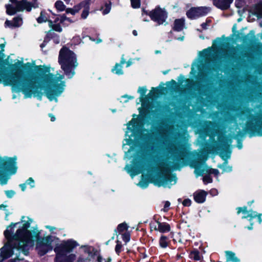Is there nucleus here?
<instances>
[{
    "mask_svg": "<svg viewBox=\"0 0 262 262\" xmlns=\"http://www.w3.org/2000/svg\"><path fill=\"white\" fill-rule=\"evenodd\" d=\"M64 76L42 72L41 73H25L18 70L11 76H3L1 80L5 85H10L13 91L21 92L25 98L37 97L41 100L43 91L50 101H58L57 97L66 87Z\"/></svg>",
    "mask_w": 262,
    "mask_h": 262,
    "instance_id": "1",
    "label": "nucleus"
},
{
    "mask_svg": "<svg viewBox=\"0 0 262 262\" xmlns=\"http://www.w3.org/2000/svg\"><path fill=\"white\" fill-rule=\"evenodd\" d=\"M32 220L27 217H23L21 226L13 234L14 227L20 223L11 224L7 227L4 231V235L7 243L0 249V261L10 257L13 253V249H16L27 255L28 251L34 245L35 239H38L39 232L34 231L33 234L28 230L30 227Z\"/></svg>",
    "mask_w": 262,
    "mask_h": 262,
    "instance_id": "2",
    "label": "nucleus"
},
{
    "mask_svg": "<svg viewBox=\"0 0 262 262\" xmlns=\"http://www.w3.org/2000/svg\"><path fill=\"white\" fill-rule=\"evenodd\" d=\"M58 238L52 236H48L42 239L41 241L37 242L36 245V249L38 254L43 255L52 250L53 246H55L54 251L59 260L63 257V254H68L79 246L78 243L72 239L62 241L60 243H58Z\"/></svg>",
    "mask_w": 262,
    "mask_h": 262,
    "instance_id": "3",
    "label": "nucleus"
},
{
    "mask_svg": "<svg viewBox=\"0 0 262 262\" xmlns=\"http://www.w3.org/2000/svg\"><path fill=\"white\" fill-rule=\"evenodd\" d=\"M58 62L65 75L69 78H72L75 74L74 69L78 65L74 53L67 48H62L59 52Z\"/></svg>",
    "mask_w": 262,
    "mask_h": 262,
    "instance_id": "4",
    "label": "nucleus"
},
{
    "mask_svg": "<svg viewBox=\"0 0 262 262\" xmlns=\"http://www.w3.org/2000/svg\"><path fill=\"white\" fill-rule=\"evenodd\" d=\"M16 157H0V183L2 185L7 184L10 179L9 174H14L16 172Z\"/></svg>",
    "mask_w": 262,
    "mask_h": 262,
    "instance_id": "5",
    "label": "nucleus"
},
{
    "mask_svg": "<svg viewBox=\"0 0 262 262\" xmlns=\"http://www.w3.org/2000/svg\"><path fill=\"white\" fill-rule=\"evenodd\" d=\"M162 176H156L153 177L152 182L159 187H170L177 182L175 175L171 174L170 170L167 167H163L161 169Z\"/></svg>",
    "mask_w": 262,
    "mask_h": 262,
    "instance_id": "6",
    "label": "nucleus"
},
{
    "mask_svg": "<svg viewBox=\"0 0 262 262\" xmlns=\"http://www.w3.org/2000/svg\"><path fill=\"white\" fill-rule=\"evenodd\" d=\"M38 6L36 2L31 4L27 1V0H22L20 2H16V4L7 5L6 6V12L8 14L12 15L16 12L23 11L26 10L27 11H30L32 8H36Z\"/></svg>",
    "mask_w": 262,
    "mask_h": 262,
    "instance_id": "7",
    "label": "nucleus"
},
{
    "mask_svg": "<svg viewBox=\"0 0 262 262\" xmlns=\"http://www.w3.org/2000/svg\"><path fill=\"white\" fill-rule=\"evenodd\" d=\"M210 11V8L209 7H192L187 11L186 15L188 18L191 19H195L207 15Z\"/></svg>",
    "mask_w": 262,
    "mask_h": 262,
    "instance_id": "8",
    "label": "nucleus"
},
{
    "mask_svg": "<svg viewBox=\"0 0 262 262\" xmlns=\"http://www.w3.org/2000/svg\"><path fill=\"white\" fill-rule=\"evenodd\" d=\"M148 15L153 21L157 23L159 25L162 24L165 22L167 17L166 12L159 7H157L155 9L150 11Z\"/></svg>",
    "mask_w": 262,
    "mask_h": 262,
    "instance_id": "9",
    "label": "nucleus"
},
{
    "mask_svg": "<svg viewBox=\"0 0 262 262\" xmlns=\"http://www.w3.org/2000/svg\"><path fill=\"white\" fill-rule=\"evenodd\" d=\"M127 130L126 132V136H128V138H126L125 141V144L130 145L132 144V139L131 138L137 135V133L138 131V123L136 119L133 118L127 124ZM125 146V143H123V147Z\"/></svg>",
    "mask_w": 262,
    "mask_h": 262,
    "instance_id": "10",
    "label": "nucleus"
},
{
    "mask_svg": "<svg viewBox=\"0 0 262 262\" xmlns=\"http://www.w3.org/2000/svg\"><path fill=\"white\" fill-rule=\"evenodd\" d=\"M92 255L91 247L81 246L79 250L78 255H77V260L75 262H89Z\"/></svg>",
    "mask_w": 262,
    "mask_h": 262,
    "instance_id": "11",
    "label": "nucleus"
},
{
    "mask_svg": "<svg viewBox=\"0 0 262 262\" xmlns=\"http://www.w3.org/2000/svg\"><path fill=\"white\" fill-rule=\"evenodd\" d=\"M241 212H242L244 214V215L242 217L243 219L249 217V220L251 221L252 219L257 217L259 223L260 224L262 222V219L261 217L262 214L257 213L256 212L252 210L247 211V208L246 207L238 208L237 213L239 214Z\"/></svg>",
    "mask_w": 262,
    "mask_h": 262,
    "instance_id": "12",
    "label": "nucleus"
},
{
    "mask_svg": "<svg viewBox=\"0 0 262 262\" xmlns=\"http://www.w3.org/2000/svg\"><path fill=\"white\" fill-rule=\"evenodd\" d=\"M194 173L196 177L204 174H213L214 176H217L219 174V171L216 169L211 168L207 165H203L200 167L195 168Z\"/></svg>",
    "mask_w": 262,
    "mask_h": 262,
    "instance_id": "13",
    "label": "nucleus"
},
{
    "mask_svg": "<svg viewBox=\"0 0 262 262\" xmlns=\"http://www.w3.org/2000/svg\"><path fill=\"white\" fill-rule=\"evenodd\" d=\"M90 3V0H85L79 3L80 10L83 9L81 14V17L82 19H86L89 14Z\"/></svg>",
    "mask_w": 262,
    "mask_h": 262,
    "instance_id": "14",
    "label": "nucleus"
},
{
    "mask_svg": "<svg viewBox=\"0 0 262 262\" xmlns=\"http://www.w3.org/2000/svg\"><path fill=\"white\" fill-rule=\"evenodd\" d=\"M233 0H213L214 5L222 10L228 9Z\"/></svg>",
    "mask_w": 262,
    "mask_h": 262,
    "instance_id": "15",
    "label": "nucleus"
},
{
    "mask_svg": "<svg viewBox=\"0 0 262 262\" xmlns=\"http://www.w3.org/2000/svg\"><path fill=\"white\" fill-rule=\"evenodd\" d=\"M157 225L155 227V229L161 233L168 232L170 230V225L165 222H160L157 221Z\"/></svg>",
    "mask_w": 262,
    "mask_h": 262,
    "instance_id": "16",
    "label": "nucleus"
},
{
    "mask_svg": "<svg viewBox=\"0 0 262 262\" xmlns=\"http://www.w3.org/2000/svg\"><path fill=\"white\" fill-rule=\"evenodd\" d=\"M207 193L202 190L195 192L193 194L194 199L198 203H203L205 200Z\"/></svg>",
    "mask_w": 262,
    "mask_h": 262,
    "instance_id": "17",
    "label": "nucleus"
},
{
    "mask_svg": "<svg viewBox=\"0 0 262 262\" xmlns=\"http://www.w3.org/2000/svg\"><path fill=\"white\" fill-rule=\"evenodd\" d=\"M77 260V255L74 253H71L68 255L63 254V257L60 260L57 258V255L55 258V262H75Z\"/></svg>",
    "mask_w": 262,
    "mask_h": 262,
    "instance_id": "18",
    "label": "nucleus"
},
{
    "mask_svg": "<svg viewBox=\"0 0 262 262\" xmlns=\"http://www.w3.org/2000/svg\"><path fill=\"white\" fill-rule=\"evenodd\" d=\"M125 169L132 178L140 174L142 171L141 167L136 166L126 165L125 167Z\"/></svg>",
    "mask_w": 262,
    "mask_h": 262,
    "instance_id": "19",
    "label": "nucleus"
},
{
    "mask_svg": "<svg viewBox=\"0 0 262 262\" xmlns=\"http://www.w3.org/2000/svg\"><path fill=\"white\" fill-rule=\"evenodd\" d=\"M147 89L146 87H139L138 90V92L140 94L139 98V103H141L142 106L144 108L145 107V99L146 97L145 94L146 93Z\"/></svg>",
    "mask_w": 262,
    "mask_h": 262,
    "instance_id": "20",
    "label": "nucleus"
},
{
    "mask_svg": "<svg viewBox=\"0 0 262 262\" xmlns=\"http://www.w3.org/2000/svg\"><path fill=\"white\" fill-rule=\"evenodd\" d=\"M125 62V61L123 58V57H122L121 60L120 61V63H116L115 64V66L114 67L113 69H112V72L117 74V75H122L123 73V72L122 70V64H123Z\"/></svg>",
    "mask_w": 262,
    "mask_h": 262,
    "instance_id": "21",
    "label": "nucleus"
},
{
    "mask_svg": "<svg viewBox=\"0 0 262 262\" xmlns=\"http://www.w3.org/2000/svg\"><path fill=\"white\" fill-rule=\"evenodd\" d=\"M184 27V19L183 18L176 19L174 23L173 29L177 31H181Z\"/></svg>",
    "mask_w": 262,
    "mask_h": 262,
    "instance_id": "22",
    "label": "nucleus"
},
{
    "mask_svg": "<svg viewBox=\"0 0 262 262\" xmlns=\"http://www.w3.org/2000/svg\"><path fill=\"white\" fill-rule=\"evenodd\" d=\"M252 11L258 17H262V0L255 5L254 8H253Z\"/></svg>",
    "mask_w": 262,
    "mask_h": 262,
    "instance_id": "23",
    "label": "nucleus"
},
{
    "mask_svg": "<svg viewBox=\"0 0 262 262\" xmlns=\"http://www.w3.org/2000/svg\"><path fill=\"white\" fill-rule=\"evenodd\" d=\"M226 256L227 261L232 262H239V259L236 256L235 254L231 251H226Z\"/></svg>",
    "mask_w": 262,
    "mask_h": 262,
    "instance_id": "24",
    "label": "nucleus"
},
{
    "mask_svg": "<svg viewBox=\"0 0 262 262\" xmlns=\"http://www.w3.org/2000/svg\"><path fill=\"white\" fill-rule=\"evenodd\" d=\"M189 257L195 260H201L203 258L202 254L197 250H193L190 253Z\"/></svg>",
    "mask_w": 262,
    "mask_h": 262,
    "instance_id": "25",
    "label": "nucleus"
},
{
    "mask_svg": "<svg viewBox=\"0 0 262 262\" xmlns=\"http://www.w3.org/2000/svg\"><path fill=\"white\" fill-rule=\"evenodd\" d=\"M169 243V240L167 237L164 235L161 236L159 239V245L161 247L163 248H166L168 246Z\"/></svg>",
    "mask_w": 262,
    "mask_h": 262,
    "instance_id": "26",
    "label": "nucleus"
},
{
    "mask_svg": "<svg viewBox=\"0 0 262 262\" xmlns=\"http://www.w3.org/2000/svg\"><path fill=\"white\" fill-rule=\"evenodd\" d=\"M112 3L111 1L108 3H105L104 7H102L101 8V11L103 15L107 14L110 13L111 10Z\"/></svg>",
    "mask_w": 262,
    "mask_h": 262,
    "instance_id": "27",
    "label": "nucleus"
},
{
    "mask_svg": "<svg viewBox=\"0 0 262 262\" xmlns=\"http://www.w3.org/2000/svg\"><path fill=\"white\" fill-rule=\"evenodd\" d=\"M49 20L47 14L44 11H41L39 17L37 18V21L38 23H42L47 21L49 22Z\"/></svg>",
    "mask_w": 262,
    "mask_h": 262,
    "instance_id": "28",
    "label": "nucleus"
},
{
    "mask_svg": "<svg viewBox=\"0 0 262 262\" xmlns=\"http://www.w3.org/2000/svg\"><path fill=\"white\" fill-rule=\"evenodd\" d=\"M218 167L222 169L224 172H230L232 170V167L228 165L227 161H225L222 165H219Z\"/></svg>",
    "mask_w": 262,
    "mask_h": 262,
    "instance_id": "29",
    "label": "nucleus"
},
{
    "mask_svg": "<svg viewBox=\"0 0 262 262\" xmlns=\"http://www.w3.org/2000/svg\"><path fill=\"white\" fill-rule=\"evenodd\" d=\"M128 229V226L126 223H122L119 224L117 229L115 230L116 232H118L119 234H121V233L123 232L124 231L127 230Z\"/></svg>",
    "mask_w": 262,
    "mask_h": 262,
    "instance_id": "30",
    "label": "nucleus"
},
{
    "mask_svg": "<svg viewBox=\"0 0 262 262\" xmlns=\"http://www.w3.org/2000/svg\"><path fill=\"white\" fill-rule=\"evenodd\" d=\"M55 7L58 11H63L66 8V6L61 1H57L55 4Z\"/></svg>",
    "mask_w": 262,
    "mask_h": 262,
    "instance_id": "31",
    "label": "nucleus"
},
{
    "mask_svg": "<svg viewBox=\"0 0 262 262\" xmlns=\"http://www.w3.org/2000/svg\"><path fill=\"white\" fill-rule=\"evenodd\" d=\"M12 26L14 27H18L23 24L22 18L20 17H14L12 20Z\"/></svg>",
    "mask_w": 262,
    "mask_h": 262,
    "instance_id": "32",
    "label": "nucleus"
},
{
    "mask_svg": "<svg viewBox=\"0 0 262 262\" xmlns=\"http://www.w3.org/2000/svg\"><path fill=\"white\" fill-rule=\"evenodd\" d=\"M49 26L55 31L60 32L62 31V28L59 24H53L51 20H49Z\"/></svg>",
    "mask_w": 262,
    "mask_h": 262,
    "instance_id": "33",
    "label": "nucleus"
},
{
    "mask_svg": "<svg viewBox=\"0 0 262 262\" xmlns=\"http://www.w3.org/2000/svg\"><path fill=\"white\" fill-rule=\"evenodd\" d=\"M80 11L79 4L75 6L73 8H69L66 10L67 13H71L72 15H75L76 13Z\"/></svg>",
    "mask_w": 262,
    "mask_h": 262,
    "instance_id": "34",
    "label": "nucleus"
},
{
    "mask_svg": "<svg viewBox=\"0 0 262 262\" xmlns=\"http://www.w3.org/2000/svg\"><path fill=\"white\" fill-rule=\"evenodd\" d=\"M230 151H223L219 153L220 156L225 161H227V160L230 158Z\"/></svg>",
    "mask_w": 262,
    "mask_h": 262,
    "instance_id": "35",
    "label": "nucleus"
},
{
    "mask_svg": "<svg viewBox=\"0 0 262 262\" xmlns=\"http://www.w3.org/2000/svg\"><path fill=\"white\" fill-rule=\"evenodd\" d=\"M137 185L142 188H145L148 185V181L144 180L143 178V176H142L141 181Z\"/></svg>",
    "mask_w": 262,
    "mask_h": 262,
    "instance_id": "36",
    "label": "nucleus"
},
{
    "mask_svg": "<svg viewBox=\"0 0 262 262\" xmlns=\"http://www.w3.org/2000/svg\"><path fill=\"white\" fill-rule=\"evenodd\" d=\"M37 69H38V72H25V73H42L43 71V72H49L50 73V67H45V66H43V68H42V71L41 70V69L39 68V67H37ZM51 74H52L51 73Z\"/></svg>",
    "mask_w": 262,
    "mask_h": 262,
    "instance_id": "37",
    "label": "nucleus"
},
{
    "mask_svg": "<svg viewBox=\"0 0 262 262\" xmlns=\"http://www.w3.org/2000/svg\"><path fill=\"white\" fill-rule=\"evenodd\" d=\"M116 243H117V244H116V246L115 247V251L118 254H119V253L122 251V246L121 242L117 240L116 241Z\"/></svg>",
    "mask_w": 262,
    "mask_h": 262,
    "instance_id": "38",
    "label": "nucleus"
},
{
    "mask_svg": "<svg viewBox=\"0 0 262 262\" xmlns=\"http://www.w3.org/2000/svg\"><path fill=\"white\" fill-rule=\"evenodd\" d=\"M130 3L133 8H138L140 6V0H130Z\"/></svg>",
    "mask_w": 262,
    "mask_h": 262,
    "instance_id": "39",
    "label": "nucleus"
},
{
    "mask_svg": "<svg viewBox=\"0 0 262 262\" xmlns=\"http://www.w3.org/2000/svg\"><path fill=\"white\" fill-rule=\"evenodd\" d=\"M209 174H207L205 175L203 178V181L205 184L210 183L212 182V179Z\"/></svg>",
    "mask_w": 262,
    "mask_h": 262,
    "instance_id": "40",
    "label": "nucleus"
},
{
    "mask_svg": "<svg viewBox=\"0 0 262 262\" xmlns=\"http://www.w3.org/2000/svg\"><path fill=\"white\" fill-rule=\"evenodd\" d=\"M211 51V49L208 48V49L204 50L201 54H202V56L207 57V56H209L210 55Z\"/></svg>",
    "mask_w": 262,
    "mask_h": 262,
    "instance_id": "41",
    "label": "nucleus"
},
{
    "mask_svg": "<svg viewBox=\"0 0 262 262\" xmlns=\"http://www.w3.org/2000/svg\"><path fill=\"white\" fill-rule=\"evenodd\" d=\"M158 89H155V88H152L151 89V90L150 91V92L149 93V94H148L147 96L149 98H152L154 97L155 96V94H157L158 93Z\"/></svg>",
    "mask_w": 262,
    "mask_h": 262,
    "instance_id": "42",
    "label": "nucleus"
},
{
    "mask_svg": "<svg viewBox=\"0 0 262 262\" xmlns=\"http://www.w3.org/2000/svg\"><path fill=\"white\" fill-rule=\"evenodd\" d=\"M122 239L126 243L130 240V234L128 232H125L122 234Z\"/></svg>",
    "mask_w": 262,
    "mask_h": 262,
    "instance_id": "43",
    "label": "nucleus"
},
{
    "mask_svg": "<svg viewBox=\"0 0 262 262\" xmlns=\"http://www.w3.org/2000/svg\"><path fill=\"white\" fill-rule=\"evenodd\" d=\"M25 183L26 185H30L31 188H33L35 186L34 181L32 178H29Z\"/></svg>",
    "mask_w": 262,
    "mask_h": 262,
    "instance_id": "44",
    "label": "nucleus"
},
{
    "mask_svg": "<svg viewBox=\"0 0 262 262\" xmlns=\"http://www.w3.org/2000/svg\"><path fill=\"white\" fill-rule=\"evenodd\" d=\"M5 194L9 198H11L15 194V192L13 190H7L5 191Z\"/></svg>",
    "mask_w": 262,
    "mask_h": 262,
    "instance_id": "45",
    "label": "nucleus"
},
{
    "mask_svg": "<svg viewBox=\"0 0 262 262\" xmlns=\"http://www.w3.org/2000/svg\"><path fill=\"white\" fill-rule=\"evenodd\" d=\"M65 21H67L70 23H73V21H72L69 18L67 17L66 16L62 15L61 17L60 21L61 22H64Z\"/></svg>",
    "mask_w": 262,
    "mask_h": 262,
    "instance_id": "46",
    "label": "nucleus"
},
{
    "mask_svg": "<svg viewBox=\"0 0 262 262\" xmlns=\"http://www.w3.org/2000/svg\"><path fill=\"white\" fill-rule=\"evenodd\" d=\"M182 203L185 206H189L191 205V201L188 199H185L183 201Z\"/></svg>",
    "mask_w": 262,
    "mask_h": 262,
    "instance_id": "47",
    "label": "nucleus"
},
{
    "mask_svg": "<svg viewBox=\"0 0 262 262\" xmlns=\"http://www.w3.org/2000/svg\"><path fill=\"white\" fill-rule=\"evenodd\" d=\"M12 21H10V20H7L5 23V25L6 27H14L13 26H12Z\"/></svg>",
    "mask_w": 262,
    "mask_h": 262,
    "instance_id": "48",
    "label": "nucleus"
},
{
    "mask_svg": "<svg viewBox=\"0 0 262 262\" xmlns=\"http://www.w3.org/2000/svg\"><path fill=\"white\" fill-rule=\"evenodd\" d=\"M13 66L16 67H23V62L21 61L18 60L17 62L15 63Z\"/></svg>",
    "mask_w": 262,
    "mask_h": 262,
    "instance_id": "49",
    "label": "nucleus"
},
{
    "mask_svg": "<svg viewBox=\"0 0 262 262\" xmlns=\"http://www.w3.org/2000/svg\"><path fill=\"white\" fill-rule=\"evenodd\" d=\"M110 262V259H108L107 260H106L105 259H103L101 256H98L97 258V261L98 262Z\"/></svg>",
    "mask_w": 262,
    "mask_h": 262,
    "instance_id": "50",
    "label": "nucleus"
},
{
    "mask_svg": "<svg viewBox=\"0 0 262 262\" xmlns=\"http://www.w3.org/2000/svg\"><path fill=\"white\" fill-rule=\"evenodd\" d=\"M170 206V203L168 201H166L165 203V204H164V211H167V208H168Z\"/></svg>",
    "mask_w": 262,
    "mask_h": 262,
    "instance_id": "51",
    "label": "nucleus"
},
{
    "mask_svg": "<svg viewBox=\"0 0 262 262\" xmlns=\"http://www.w3.org/2000/svg\"><path fill=\"white\" fill-rule=\"evenodd\" d=\"M210 193L212 195H216L217 194V191L215 189H211L210 191Z\"/></svg>",
    "mask_w": 262,
    "mask_h": 262,
    "instance_id": "52",
    "label": "nucleus"
},
{
    "mask_svg": "<svg viewBox=\"0 0 262 262\" xmlns=\"http://www.w3.org/2000/svg\"><path fill=\"white\" fill-rule=\"evenodd\" d=\"M26 185H26V183L19 185V186L21 188L22 191H24L25 190L26 188Z\"/></svg>",
    "mask_w": 262,
    "mask_h": 262,
    "instance_id": "53",
    "label": "nucleus"
},
{
    "mask_svg": "<svg viewBox=\"0 0 262 262\" xmlns=\"http://www.w3.org/2000/svg\"><path fill=\"white\" fill-rule=\"evenodd\" d=\"M207 26H208V25L206 22L202 24L201 25V26L203 29H207Z\"/></svg>",
    "mask_w": 262,
    "mask_h": 262,
    "instance_id": "54",
    "label": "nucleus"
},
{
    "mask_svg": "<svg viewBox=\"0 0 262 262\" xmlns=\"http://www.w3.org/2000/svg\"><path fill=\"white\" fill-rule=\"evenodd\" d=\"M46 228L49 229L51 231H53L54 229H55V227L49 226H46Z\"/></svg>",
    "mask_w": 262,
    "mask_h": 262,
    "instance_id": "55",
    "label": "nucleus"
},
{
    "mask_svg": "<svg viewBox=\"0 0 262 262\" xmlns=\"http://www.w3.org/2000/svg\"><path fill=\"white\" fill-rule=\"evenodd\" d=\"M122 98H128V99H133V98H134V97H132V96H127V95H124V96H122Z\"/></svg>",
    "mask_w": 262,
    "mask_h": 262,
    "instance_id": "56",
    "label": "nucleus"
},
{
    "mask_svg": "<svg viewBox=\"0 0 262 262\" xmlns=\"http://www.w3.org/2000/svg\"><path fill=\"white\" fill-rule=\"evenodd\" d=\"M49 116L51 117V120L52 121H54L55 120V117L54 116H53L51 114H50Z\"/></svg>",
    "mask_w": 262,
    "mask_h": 262,
    "instance_id": "57",
    "label": "nucleus"
},
{
    "mask_svg": "<svg viewBox=\"0 0 262 262\" xmlns=\"http://www.w3.org/2000/svg\"><path fill=\"white\" fill-rule=\"evenodd\" d=\"M74 40H76L77 41V43H79L80 41V38L79 37H75L73 38Z\"/></svg>",
    "mask_w": 262,
    "mask_h": 262,
    "instance_id": "58",
    "label": "nucleus"
},
{
    "mask_svg": "<svg viewBox=\"0 0 262 262\" xmlns=\"http://www.w3.org/2000/svg\"><path fill=\"white\" fill-rule=\"evenodd\" d=\"M132 63V62L130 60L128 61L126 63V67H129Z\"/></svg>",
    "mask_w": 262,
    "mask_h": 262,
    "instance_id": "59",
    "label": "nucleus"
},
{
    "mask_svg": "<svg viewBox=\"0 0 262 262\" xmlns=\"http://www.w3.org/2000/svg\"><path fill=\"white\" fill-rule=\"evenodd\" d=\"M12 4H16V2H20V1H17V0H9Z\"/></svg>",
    "mask_w": 262,
    "mask_h": 262,
    "instance_id": "60",
    "label": "nucleus"
},
{
    "mask_svg": "<svg viewBox=\"0 0 262 262\" xmlns=\"http://www.w3.org/2000/svg\"><path fill=\"white\" fill-rule=\"evenodd\" d=\"M184 39V36H183L177 38L178 40H181V41L183 40Z\"/></svg>",
    "mask_w": 262,
    "mask_h": 262,
    "instance_id": "61",
    "label": "nucleus"
},
{
    "mask_svg": "<svg viewBox=\"0 0 262 262\" xmlns=\"http://www.w3.org/2000/svg\"><path fill=\"white\" fill-rule=\"evenodd\" d=\"M46 46V43H45V41H44V42L40 45V47L41 48H43L45 46Z\"/></svg>",
    "mask_w": 262,
    "mask_h": 262,
    "instance_id": "62",
    "label": "nucleus"
},
{
    "mask_svg": "<svg viewBox=\"0 0 262 262\" xmlns=\"http://www.w3.org/2000/svg\"><path fill=\"white\" fill-rule=\"evenodd\" d=\"M133 34H134V35L137 36V31L134 30L133 32Z\"/></svg>",
    "mask_w": 262,
    "mask_h": 262,
    "instance_id": "63",
    "label": "nucleus"
},
{
    "mask_svg": "<svg viewBox=\"0 0 262 262\" xmlns=\"http://www.w3.org/2000/svg\"><path fill=\"white\" fill-rule=\"evenodd\" d=\"M211 22V20L210 19H207L206 21V23L209 25Z\"/></svg>",
    "mask_w": 262,
    "mask_h": 262,
    "instance_id": "64",
    "label": "nucleus"
}]
</instances>
